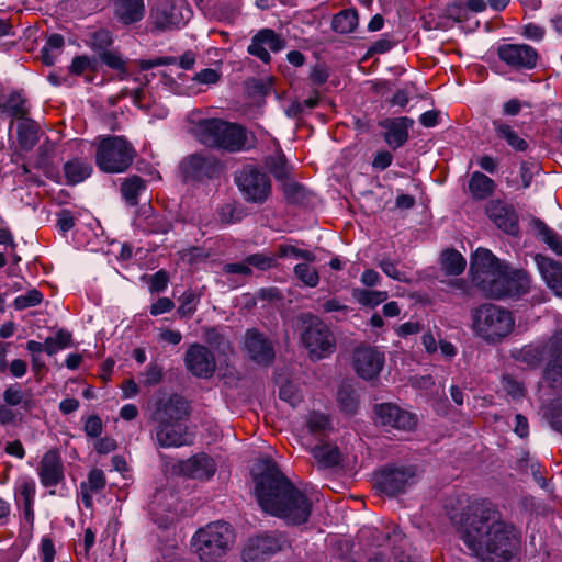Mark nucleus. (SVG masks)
Instances as JSON below:
<instances>
[{"label":"nucleus","instance_id":"nucleus-1","mask_svg":"<svg viewBox=\"0 0 562 562\" xmlns=\"http://www.w3.org/2000/svg\"><path fill=\"white\" fill-rule=\"evenodd\" d=\"M450 519L467 549L482 562H509L520 547L517 529L487 499L472 502Z\"/></svg>","mask_w":562,"mask_h":562},{"label":"nucleus","instance_id":"nucleus-2","mask_svg":"<svg viewBox=\"0 0 562 562\" xmlns=\"http://www.w3.org/2000/svg\"><path fill=\"white\" fill-rule=\"evenodd\" d=\"M254 492L261 509L288 525L305 524L312 513V499L297 488L271 460H260L252 470Z\"/></svg>","mask_w":562,"mask_h":562},{"label":"nucleus","instance_id":"nucleus-3","mask_svg":"<svg viewBox=\"0 0 562 562\" xmlns=\"http://www.w3.org/2000/svg\"><path fill=\"white\" fill-rule=\"evenodd\" d=\"M192 134L200 144L229 153L243 150L247 142V133L241 125L221 119L200 120Z\"/></svg>","mask_w":562,"mask_h":562},{"label":"nucleus","instance_id":"nucleus-4","mask_svg":"<svg viewBox=\"0 0 562 562\" xmlns=\"http://www.w3.org/2000/svg\"><path fill=\"white\" fill-rule=\"evenodd\" d=\"M471 321L473 334L490 345L502 342L515 328L512 312L493 303H484L472 310Z\"/></svg>","mask_w":562,"mask_h":562},{"label":"nucleus","instance_id":"nucleus-5","mask_svg":"<svg viewBox=\"0 0 562 562\" xmlns=\"http://www.w3.org/2000/svg\"><path fill=\"white\" fill-rule=\"evenodd\" d=\"M235 535L224 521L199 528L191 538V551L201 562H218L231 550Z\"/></svg>","mask_w":562,"mask_h":562},{"label":"nucleus","instance_id":"nucleus-6","mask_svg":"<svg viewBox=\"0 0 562 562\" xmlns=\"http://www.w3.org/2000/svg\"><path fill=\"white\" fill-rule=\"evenodd\" d=\"M134 156L135 150L125 138L109 136L98 145L95 164L101 171L121 173L132 165Z\"/></svg>","mask_w":562,"mask_h":562},{"label":"nucleus","instance_id":"nucleus-7","mask_svg":"<svg viewBox=\"0 0 562 562\" xmlns=\"http://www.w3.org/2000/svg\"><path fill=\"white\" fill-rule=\"evenodd\" d=\"M544 356L550 357V363L547 368V379L552 382L562 376V327L540 348L539 346H525L517 353V360L525 362L529 367L539 364Z\"/></svg>","mask_w":562,"mask_h":562},{"label":"nucleus","instance_id":"nucleus-8","mask_svg":"<svg viewBox=\"0 0 562 562\" xmlns=\"http://www.w3.org/2000/svg\"><path fill=\"white\" fill-rule=\"evenodd\" d=\"M302 341L311 358L319 360L335 350V338L329 327L319 318L306 315L303 318Z\"/></svg>","mask_w":562,"mask_h":562},{"label":"nucleus","instance_id":"nucleus-9","mask_svg":"<svg viewBox=\"0 0 562 562\" xmlns=\"http://www.w3.org/2000/svg\"><path fill=\"white\" fill-rule=\"evenodd\" d=\"M506 267L491 250L477 248L471 256L470 274L472 282L490 295V286L503 276Z\"/></svg>","mask_w":562,"mask_h":562},{"label":"nucleus","instance_id":"nucleus-10","mask_svg":"<svg viewBox=\"0 0 562 562\" xmlns=\"http://www.w3.org/2000/svg\"><path fill=\"white\" fill-rule=\"evenodd\" d=\"M191 16V9L186 0H156L150 19L154 27L158 31L180 27Z\"/></svg>","mask_w":562,"mask_h":562},{"label":"nucleus","instance_id":"nucleus-11","mask_svg":"<svg viewBox=\"0 0 562 562\" xmlns=\"http://www.w3.org/2000/svg\"><path fill=\"white\" fill-rule=\"evenodd\" d=\"M235 181L247 201L262 203L271 193L269 177L254 167H244L236 175Z\"/></svg>","mask_w":562,"mask_h":562},{"label":"nucleus","instance_id":"nucleus-12","mask_svg":"<svg viewBox=\"0 0 562 562\" xmlns=\"http://www.w3.org/2000/svg\"><path fill=\"white\" fill-rule=\"evenodd\" d=\"M286 544V539L278 532L258 535L246 542L241 557L245 562L265 560L281 551Z\"/></svg>","mask_w":562,"mask_h":562},{"label":"nucleus","instance_id":"nucleus-13","mask_svg":"<svg viewBox=\"0 0 562 562\" xmlns=\"http://www.w3.org/2000/svg\"><path fill=\"white\" fill-rule=\"evenodd\" d=\"M530 277L520 269L512 270L506 265L503 276L490 286V296L494 299L519 297L530 289Z\"/></svg>","mask_w":562,"mask_h":562},{"label":"nucleus","instance_id":"nucleus-14","mask_svg":"<svg viewBox=\"0 0 562 562\" xmlns=\"http://www.w3.org/2000/svg\"><path fill=\"white\" fill-rule=\"evenodd\" d=\"M416 477L415 467H394L382 470L376 477V484L381 492L394 496L413 485Z\"/></svg>","mask_w":562,"mask_h":562},{"label":"nucleus","instance_id":"nucleus-15","mask_svg":"<svg viewBox=\"0 0 562 562\" xmlns=\"http://www.w3.org/2000/svg\"><path fill=\"white\" fill-rule=\"evenodd\" d=\"M181 167L187 178L199 181L216 177L222 169L221 161L206 151L188 156L183 159Z\"/></svg>","mask_w":562,"mask_h":562},{"label":"nucleus","instance_id":"nucleus-16","mask_svg":"<svg viewBox=\"0 0 562 562\" xmlns=\"http://www.w3.org/2000/svg\"><path fill=\"white\" fill-rule=\"evenodd\" d=\"M497 56L516 70L532 69L538 60L537 50L527 44H503L497 48Z\"/></svg>","mask_w":562,"mask_h":562},{"label":"nucleus","instance_id":"nucleus-17","mask_svg":"<svg viewBox=\"0 0 562 562\" xmlns=\"http://www.w3.org/2000/svg\"><path fill=\"white\" fill-rule=\"evenodd\" d=\"M385 361L384 352L373 347H359L353 352V369L364 380L376 378Z\"/></svg>","mask_w":562,"mask_h":562},{"label":"nucleus","instance_id":"nucleus-18","mask_svg":"<svg viewBox=\"0 0 562 562\" xmlns=\"http://www.w3.org/2000/svg\"><path fill=\"white\" fill-rule=\"evenodd\" d=\"M186 368L194 376L207 379L216 369V361L211 350L200 344L191 345L184 356Z\"/></svg>","mask_w":562,"mask_h":562},{"label":"nucleus","instance_id":"nucleus-19","mask_svg":"<svg viewBox=\"0 0 562 562\" xmlns=\"http://www.w3.org/2000/svg\"><path fill=\"white\" fill-rule=\"evenodd\" d=\"M42 486L56 487L65 480V468L58 450L50 449L44 453L36 468Z\"/></svg>","mask_w":562,"mask_h":562},{"label":"nucleus","instance_id":"nucleus-20","mask_svg":"<svg viewBox=\"0 0 562 562\" xmlns=\"http://www.w3.org/2000/svg\"><path fill=\"white\" fill-rule=\"evenodd\" d=\"M376 420L383 425L400 430H412L417 424V417L405 409L390 403L375 406Z\"/></svg>","mask_w":562,"mask_h":562},{"label":"nucleus","instance_id":"nucleus-21","mask_svg":"<svg viewBox=\"0 0 562 562\" xmlns=\"http://www.w3.org/2000/svg\"><path fill=\"white\" fill-rule=\"evenodd\" d=\"M156 441L161 448H179L191 443L188 427L182 422H156Z\"/></svg>","mask_w":562,"mask_h":562},{"label":"nucleus","instance_id":"nucleus-22","mask_svg":"<svg viewBox=\"0 0 562 562\" xmlns=\"http://www.w3.org/2000/svg\"><path fill=\"white\" fill-rule=\"evenodd\" d=\"M244 350L248 357L258 364H268L274 358L272 344L256 329L246 331Z\"/></svg>","mask_w":562,"mask_h":562},{"label":"nucleus","instance_id":"nucleus-23","mask_svg":"<svg viewBox=\"0 0 562 562\" xmlns=\"http://www.w3.org/2000/svg\"><path fill=\"white\" fill-rule=\"evenodd\" d=\"M189 415L187 402L179 395L159 400L153 413L155 422H182Z\"/></svg>","mask_w":562,"mask_h":562},{"label":"nucleus","instance_id":"nucleus-24","mask_svg":"<svg viewBox=\"0 0 562 562\" xmlns=\"http://www.w3.org/2000/svg\"><path fill=\"white\" fill-rule=\"evenodd\" d=\"M488 218L503 232L516 235L518 233V216L515 210L499 200L491 201L486 205Z\"/></svg>","mask_w":562,"mask_h":562},{"label":"nucleus","instance_id":"nucleus-25","mask_svg":"<svg viewBox=\"0 0 562 562\" xmlns=\"http://www.w3.org/2000/svg\"><path fill=\"white\" fill-rule=\"evenodd\" d=\"M535 261L546 285L562 297V262L542 255H536Z\"/></svg>","mask_w":562,"mask_h":562},{"label":"nucleus","instance_id":"nucleus-26","mask_svg":"<svg viewBox=\"0 0 562 562\" xmlns=\"http://www.w3.org/2000/svg\"><path fill=\"white\" fill-rule=\"evenodd\" d=\"M181 474L190 479L209 480L216 471L214 460L205 454L198 453L184 461L179 465Z\"/></svg>","mask_w":562,"mask_h":562},{"label":"nucleus","instance_id":"nucleus-27","mask_svg":"<svg viewBox=\"0 0 562 562\" xmlns=\"http://www.w3.org/2000/svg\"><path fill=\"white\" fill-rule=\"evenodd\" d=\"M413 124L414 121L406 116L386 121L383 124L386 130L384 135L386 144L393 149L402 147L408 139V131Z\"/></svg>","mask_w":562,"mask_h":562},{"label":"nucleus","instance_id":"nucleus-28","mask_svg":"<svg viewBox=\"0 0 562 562\" xmlns=\"http://www.w3.org/2000/svg\"><path fill=\"white\" fill-rule=\"evenodd\" d=\"M29 111L27 100L19 91H11L0 99V115H5L12 120H24Z\"/></svg>","mask_w":562,"mask_h":562},{"label":"nucleus","instance_id":"nucleus-29","mask_svg":"<svg viewBox=\"0 0 562 562\" xmlns=\"http://www.w3.org/2000/svg\"><path fill=\"white\" fill-rule=\"evenodd\" d=\"M114 13L123 24H132L143 19L145 7L143 0H116Z\"/></svg>","mask_w":562,"mask_h":562},{"label":"nucleus","instance_id":"nucleus-30","mask_svg":"<svg viewBox=\"0 0 562 562\" xmlns=\"http://www.w3.org/2000/svg\"><path fill=\"white\" fill-rule=\"evenodd\" d=\"M106 484L105 475L100 469H92L87 477V481L80 483L81 501L86 508H91L93 505V495L100 493Z\"/></svg>","mask_w":562,"mask_h":562},{"label":"nucleus","instance_id":"nucleus-31","mask_svg":"<svg viewBox=\"0 0 562 562\" xmlns=\"http://www.w3.org/2000/svg\"><path fill=\"white\" fill-rule=\"evenodd\" d=\"M91 172V164L80 158L70 159L64 165L66 183L70 186H75L85 181L90 177Z\"/></svg>","mask_w":562,"mask_h":562},{"label":"nucleus","instance_id":"nucleus-32","mask_svg":"<svg viewBox=\"0 0 562 562\" xmlns=\"http://www.w3.org/2000/svg\"><path fill=\"white\" fill-rule=\"evenodd\" d=\"M40 127L33 120L24 119L18 124L16 136L21 149L31 150L38 142Z\"/></svg>","mask_w":562,"mask_h":562},{"label":"nucleus","instance_id":"nucleus-33","mask_svg":"<svg viewBox=\"0 0 562 562\" xmlns=\"http://www.w3.org/2000/svg\"><path fill=\"white\" fill-rule=\"evenodd\" d=\"M469 190L474 199L485 200L494 191V181L484 173L475 171L469 181Z\"/></svg>","mask_w":562,"mask_h":562},{"label":"nucleus","instance_id":"nucleus-34","mask_svg":"<svg viewBox=\"0 0 562 562\" xmlns=\"http://www.w3.org/2000/svg\"><path fill=\"white\" fill-rule=\"evenodd\" d=\"M311 453L321 468H331L339 463L340 453L336 446L325 443L315 446Z\"/></svg>","mask_w":562,"mask_h":562},{"label":"nucleus","instance_id":"nucleus-35","mask_svg":"<svg viewBox=\"0 0 562 562\" xmlns=\"http://www.w3.org/2000/svg\"><path fill=\"white\" fill-rule=\"evenodd\" d=\"M493 125L497 136L505 139L513 149L517 151H526L528 149V143L512 126L501 121H494Z\"/></svg>","mask_w":562,"mask_h":562},{"label":"nucleus","instance_id":"nucleus-36","mask_svg":"<svg viewBox=\"0 0 562 562\" xmlns=\"http://www.w3.org/2000/svg\"><path fill=\"white\" fill-rule=\"evenodd\" d=\"M465 259L457 250L447 249L441 254L440 266L446 274L458 276L465 269Z\"/></svg>","mask_w":562,"mask_h":562},{"label":"nucleus","instance_id":"nucleus-37","mask_svg":"<svg viewBox=\"0 0 562 562\" xmlns=\"http://www.w3.org/2000/svg\"><path fill=\"white\" fill-rule=\"evenodd\" d=\"M201 294L194 290H186L180 297L177 314L180 318H190L198 310Z\"/></svg>","mask_w":562,"mask_h":562},{"label":"nucleus","instance_id":"nucleus-38","mask_svg":"<svg viewBox=\"0 0 562 562\" xmlns=\"http://www.w3.org/2000/svg\"><path fill=\"white\" fill-rule=\"evenodd\" d=\"M265 164L277 180H288L291 167L288 165L285 157L281 151H277L274 155L267 157Z\"/></svg>","mask_w":562,"mask_h":562},{"label":"nucleus","instance_id":"nucleus-39","mask_svg":"<svg viewBox=\"0 0 562 562\" xmlns=\"http://www.w3.org/2000/svg\"><path fill=\"white\" fill-rule=\"evenodd\" d=\"M145 181L137 176H133L122 183L121 192L126 202L131 205H136L138 203V195L145 191Z\"/></svg>","mask_w":562,"mask_h":562},{"label":"nucleus","instance_id":"nucleus-40","mask_svg":"<svg viewBox=\"0 0 562 562\" xmlns=\"http://www.w3.org/2000/svg\"><path fill=\"white\" fill-rule=\"evenodd\" d=\"M113 43V37L110 31L100 29L88 33L86 44L94 52L101 54L106 50Z\"/></svg>","mask_w":562,"mask_h":562},{"label":"nucleus","instance_id":"nucleus-41","mask_svg":"<svg viewBox=\"0 0 562 562\" xmlns=\"http://www.w3.org/2000/svg\"><path fill=\"white\" fill-rule=\"evenodd\" d=\"M358 25V15L356 11L345 10L336 14L333 19V27L341 34L351 33Z\"/></svg>","mask_w":562,"mask_h":562},{"label":"nucleus","instance_id":"nucleus-42","mask_svg":"<svg viewBox=\"0 0 562 562\" xmlns=\"http://www.w3.org/2000/svg\"><path fill=\"white\" fill-rule=\"evenodd\" d=\"M35 482L30 477H22L16 481L14 486V497L18 503H34Z\"/></svg>","mask_w":562,"mask_h":562},{"label":"nucleus","instance_id":"nucleus-43","mask_svg":"<svg viewBox=\"0 0 562 562\" xmlns=\"http://www.w3.org/2000/svg\"><path fill=\"white\" fill-rule=\"evenodd\" d=\"M353 296L359 304L369 307H375L385 302L389 297L386 291L356 290Z\"/></svg>","mask_w":562,"mask_h":562},{"label":"nucleus","instance_id":"nucleus-44","mask_svg":"<svg viewBox=\"0 0 562 562\" xmlns=\"http://www.w3.org/2000/svg\"><path fill=\"white\" fill-rule=\"evenodd\" d=\"M306 426L314 435L325 434L330 429V420L327 415L319 412H311L306 416Z\"/></svg>","mask_w":562,"mask_h":562},{"label":"nucleus","instance_id":"nucleus-45","mask_svg":"<svg viewBox=\"0 0 562 562\" xmlns=\"http://www.w3.org/2000/svg\"><path fill=\"white\" fill-rule=\"evenodd\" d=\"M308 262L297 263L294 267V274L306 286L315 288L318 284L319 276L317 270Z\"/></svg>","mask_w":562,"mask_h":562},{"label":"nucleus","instance_id":"nucleus-46","mask_svg":"<svg viewBox=\"0 0 562 562\" xmlns=\"http://www.w3.org/2000/svg\"><path fill=\"white\" fill-rule=\"evenodd\" d=\"M279 256L282 258L304 259L310 262L315 260V255L312 251L297 248L291 244L280 245Z\"/></svg>","mask_w":562,"mask_h":562},{"label":"nucleus","instance_id":"nucleus-47","mask_svg":"<svg viewBox=\"0 0 562 562\" xmlns=\"http://www.w3.org/2000/svg\"><path fill=\"white\" fill-rule=\"evenodd\" d=\"M540 235L548 247L558 256H562V236L540 223Z\"/></svg>","mask_w":562,"mask_h":562},{"label":"nucleus","instance_id":"nucleus-48","mask_svg":"<svg viewBox=\"0 0 562 562\" xmlns=\"http://www.w3.org/2000/svg\"><path fill=\"white\" fill-rule=\"evenodd\" d=\"M254 38L261 43V45H263L267 49L278 52L282 48L281 40L272 30H261L254 36Z\"/></svg>","mask_w":562,"mask_h":562},{"label":"nucleus","instance_id":"nucleus-49","mask_svg":"<svg viewBox=\"0 0 562 562\" xmlns=\"http://www.w3.org/2000/svg\"><path fill=\"white\" fill-rule=\"evenodd\" d=\"M502 387L513 400H521L525 396V385L510 375L502 378Z\"/></svg>","mask_w":562,"mask_h":562},{"label":"nucleus","instance_id":"nucleus-50","mask_svg":"<svg viewBox=\"0 0 562 562\" xmlns=\"http://www.w3.org/2000/svg\"><path fill=\"white\" fill-rule=\"evenodd\" d=\"M43 300V295L37 290H31L25 294L19 295L14 299L13 305L15 310L22 311L29 307L38 305Z\"/></svg>","mask_w":562,"mask_h":562},{"label":"nucleus","instance_id":"nucleus-51","mask_svg":"<svg viewBox=\"0 0 562 562\" xmlns=\"http://www.w3.org/2000/svg\"><path fill=\"white\" fill-rule=\"evenodd\" d=\"M337 401L340 408L348 414H352L357 408V396L355 392L348 387L344 386L339 389Z\"/></svg>","mask_w":562,"mask_h":562},{"label":"nucleus","instance_id":"nucleus-52","mask_svg":"<svg viewBox=\"0 0 562 562\" xmlns=\"http://www.w3.org/2000/svg\"><path fill=\"white\" fill-rule=\"evenodd\" d=\"M279 396L292 407H295L302 401V394L292 383L282 384L279 390Z\"/></svg>","mask_w":562,"mask_h":562},{"label":"nucleus","instance_id":"nucleus-53","mask_svg":"<svg viewBox=\"0 0 562 562\" xmlns=\"http://www.w3.org/2000/svg\"><path fill=\"white\" fill-rule=\"evenodd\" d=\"M246 262L259 270H267L274 266L276 258L266 254H254L246 257Z\"/></svg>","mask_w":562,"mask_h":562},{"label":"nucleus","instance_id":"nucleus-54","mask_svg":"<svg viewBox=\"0 0 562 562\" xmlns=\"http://www.w3.org/2000/svg\"><path fill=\"white\" fill-rule=\"evenodd\" d=\"M100 59L110 68L115 70H124L125 61L116 50L109 48L99 54Z\"/></svg>","mask_w":562,"mask_h":562},{"label":"nucleus","instance_id":"nucleus-55","mask_svg":"<svg viewBox=\"0 0 562 562\" xmlns=\"http://www.w3.org/2000/svg\"><path fill=\"white\" fill-rule=\"evenodd\" d=\"M379 267L389 278L393 280L402 282H406L408 280L405 272L400 271L396 267V263L390 259L381 260Z\"/></svg>","mask_w":562,"mask_h":562},{"label":"nucleus","instance_id":"nucleus-56","mask_svg":"<svg viewBox=\"0 0 562 562\" xmlns=\"http://www.w3.org/2000/svg\"><path fill=\"white\" fill-rule=\"evenodd\" d=\"M143 383L147 386L158 384L162 379V368L158 364L150 363L146 367L143 373Z\"/></svg>","mask_w":562,"mask_h":562},{"label":"nucleus","instance_id":"nucleus-57","mask_svg":"<svg viewBox=\"0 0 562 562\" xmlns=\"http://www.w3.org/2000/svg\"><path fill=\"white\" fill-rule=\"evenodd\" d=\"M168 285V274L159 270L150 277L149 290L153 293H159L166 290Z\"/></svg>","mask_w":562,"mask_h":562},{"label":"nucleus","instance_id":"nucleus-58","mask_svg":"<svg viewBox=\"0 0 562 562\" xmlns=\"http://www.w3.org/2000/svg\"><path fill=\"white\" fill-rule=\"evenodd\" d=\"M85 432L87 436L97 438L101 435L103 426L99 416L91 415L85 422Z\"/></svg>","mask_w":562,"mask_h":562},{"label":"nucleus","instance_id":"nucleus-59","mask_svg":"<svg viewBox=\"0 0 562 562\" xmlns=\"http://www.w3.org/2000/svg\"><path fill=\"white\" fill-rule=\"evenodd\" d=\"M3 400L8 406H16L23 402V392L16 385H10L3 393Z\"/></svg>","mask_w":562,"mask_h":562},{"label":"nucleus","instance_id":"nucleus-60","mask_svg":"<svg viewBox=\"0 0 562 562\" xmlns=\"http://www.w3.org/2000/svg\"><path fill=\"white\" fill-rule=\"evenodd\" d=\"M220 72L213 68L202 69L194 76V80L202 85H214L220 80Z\"/></svg>","mask_w":562,"mask_h":562},{"label":"nucleus","instance_id":"nucleus-61","mask_svg":"<svg viewBox=\"0 0 562 562\" xmlns=\"http://www.w3.org/2000/svg\"><path fill=\"white\" fill-rule=\"evenodd\" d=\"M547 417L551 427L562 432V402L553 404Z\"/></svg>","mask_w":562,"mask_h":562},{"label":"nucleus","instance_id":"nucleus-62","mask_svg":"<svg viewBox=\"0 0 562 562\" xmlns=\"http://www.w3.org/2000/svg\"><path fill=\"white\" fill-rule=\"evenodd\" d=\"M93 67V60L87 56H77L72 59L70 65V72L75 75H82L87 69Z\"/></svg>","mask_w":562,"mask_h":562},{"label":"nucleus","instance_id":"nucleus-63","mask_svg":"<svg viewBox=\"0 0 562 562\" xmlns=\"http://www.w3.org/2000/svg\"><path fill=\"white\" fill-rule=\"evenodd\" d=\"M175 307V304L171 299L169 297H160L151 304L150 306V314L153 316H158L165 313L170 312Z\"/></svg>","mask_w":562,"mask_h":562},{"label":"nucleus","instance_id":"nucleus-64","mask_svg":"<svg viewBox=\"0 0 562 562\" xmlns=\"http://www.w3.org/2000/svg\"><path fill=\"white\" fill-rule=\"evenodd\" d=\"M395 333L401 338H406L411 335H415L422 330V325L418 322H406L397 326Z\"/></svg>","mask_w":562,"mask_h":562}]
</instances>
